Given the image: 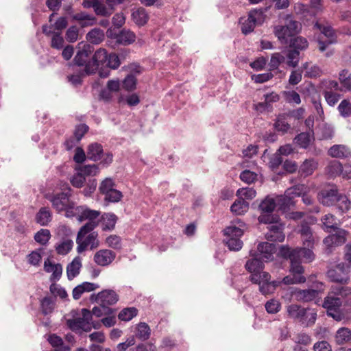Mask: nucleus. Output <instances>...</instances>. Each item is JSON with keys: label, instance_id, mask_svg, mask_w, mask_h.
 <instances>
[{"label": "nucleus", "instance_id": "864d4df0", "mask_svg": "<svg viewBox=\"0 0 351 351\" xmlns=\"http://www.w3.org/2000/svg\"><path fill=\"white\" fill-rule=\"evenodd\" d=\"M137 310L134 307L125 308L123 309L119 314V319L122 321H130L136 316Z\"/></svg>", "mask_w": 351, "mask_h": 351}, {"label": "nucleus", "instance_id": "8fccbe9b", "mask_svg": "<svg viewBox=\"0 0 351 351\" xmlns=\"http://www.w3.org/2000/svg\"><path fill=\"white\" fill-rule=\"evenodd\" d=\"M256 192L253 187L243 186V211L245 208L247 209L248 206H249V204L245 203L244 202V199L251 200L256 197Z\"/></svg>", "mask_w": 351, "mask_h": 351}, {"label": "nucleus", "instance_id": "ea45409f", "mask_svg": "<svg viewBox=\"0 0 351 351\" xmlns=\"http://www.w3.org/2000/svg\"><path fill=\"white\" fill-rule=\"evenodd\" d=\"M56 300L53 297L47 296L40 300V308L45 315L51 314L54 310Z\"/></svg>", "mask_w": 351, "mask_h": 351}, {"label": "nucleus", "instance_id": "4d7b16f0", "mask_svg": "<svg viewBox=\"0 0 351 351\" xmlns=\"http://www.w3.org/2000/svg\"><path fill=\"white\" fill-rule=\"evenodd\" d=\"M283 96L285 101L289 104H300L301 103L300 96L295 90L284 91Z\"/></svg>", "mask_w": 351, "mask_h": 351}, {"label": "nucleus", "instance_id": "dca6fc26", "mask_svg": "<svg viewBox=\"0 0 351 351\" xmlns=\"http://www.w3.org/2000/svg\"><path fill=\"white\" fill-rule=\"evenodd\" d=\"M348 273V269L343 265L339 264L335 268L329 269L327 276L332 282L347 284L349 281Z\"/></svg>", "mask_w": 351, "mask_h": 351}, {"label": "nucleus", "instance_id": "2f4dec72", "mask_svg": "<svg viewBox=\"0 0 351 351\" xmlns=\"http://www.w3.org/2000/svg\"><path fill=\"white\" fill-rule=\"evenodd\" d=\"M276 200L278 210L282 212H286L294 204L291 195L287 194V191H285L284 195L276 196Z\"/></svg>", "mask_w": 351, "mask_h": 351}, {"label": "nucleus", "instance_id": "0eeeda50", "mask_svg": "<svg viewBox=\"0 0 351 351\" xmlns=\"http://www.w3.org/2000/svg\"><path fill=\"white\" fill-rule=\"evenodd\" d=\"M277 207L276 197L267 196L260 204L259 208L261 210V215L258 217V221L263 223L278 222L280 220L278 215L273 214L275 208Z\"/></svg>", "mask_w": 351, "mask_h": 351}, {"label": "nucleus", "instance_id": "ddd939ff", "mask_svg": "<svg viewBox=\"0 0 351 351\" xmlns=\"http://www.w3.org/2000/svg\"><path fill=\"white\" fill-rule=\"evenodd\" d=\"M90 299L92 302L107 306L115 304L119 300V296L112 290H104L97 295L92 294Z\"/></svg>", "mask_w": 351, "mask_h": 351}, {"label": "nucleus", "instance_id": "37998d69", "mask_svg": "<svg viewBox=\"0 0 351 351\" xmlns=\"http://www.w3.org/2000/svg\"><path fill=\"white\" fill-rule=\"evenodd\" d=\"M114 10V6L110 5L106 6L98 1L94 11L98 16H109L113 13Z\"/></svg>", "mask_w": 351, "mask_h": 351}, {"label": "nucleus", "instance_id": "5fc2aeb1", "mask_svg": "<svg viewBox=\"0 0 351 351\" xmlns=\"http://www.w3.org/2000/svg\"><path fill=\"white\" fill-rule=\"evenodd\" d=\"M286 191L287 194L290 195L293 199L295 197L304 195L306 191V187L304 184H298L289 188Z\"/></svg>", "mask_w": 351, "mask_h": 351}, {"label": "nucleus", "instance_id": "bf43d9fd", "mask_svg": "<svg viewBox=\"0 0 351 351\" xmlns=\"http://www.w3.org/2000/svg\"><path fill=\"white\" fill-rule=\"evenodd\" d=\"M73 245L71 240L66 239L56 247V252L59 254L65 255L72 249Z\"/></svg>", "mask_w": 351, "mask_h": 351}, {"label": "nucleus", "instance_id": "412c9836", "mask_svg": "<svg viewBox=\"0 0 351 351\" xmlns=\"http://www.w3.org/2000/svg\"><path fill=\"white\" fill-rule=\"evenodd\" d=\"M258 254L256 256L267 262L274 258L276 252V245L268 242L261 243L258 245Z\"/></svg>", "mask_w": 351, "mask_h": 351}, {"label": "nucleus", "instance_id": "bb28decb", "mask_svg": "<svg viewBox=\"0 0 351 351\" xmlns=\"http://www.w3.org/2000/svg\"><path fill=\"white\" fill-rule=\"evenodd\" d=\"M338 195L337 190L330 189L322 191L319 199L324 206H330L336 204Z\"/></svg>", "mask_w": 351, "mask_h": 351}, {"label": "nucleus", "instance_id": "f8f14e48", "mask_svg": "<svg viewBox=\"0 0 351 351\" xmlns=\"http://www.w3.org/2000/svg\"><path fill=\"white\" fill-rule=\"evenodd\" d=\"M265 18L262 9L252 10L248 16L247 21L243 25V34H247L252 32L256 25L263 23Z\"/></svg>", "mask_w": 351, "mask_h": 351}, {"label": "nucleus", "instance_id": "58836bf2", "mask_svg": "<svg viewBox=\"0 0 351 351\" xmlns=\"http://www.w3.org/2000/svg\"><path fill=\"white\" fill-rule=\"evenodd\" d=\"M151 335V329L145 322H140L136 327V337L141 341L147 340Z\"/></svg>", "mask_w": 351, "mask_h": 351}, {"label": "nucleus", "instance_id": "1a4fd4ad", "mask_svg": "<svg viewBox=\"0 0 351 351\" xmlns=\"http://www.w3.org/2000/svg\"><path fill=\"white\" fill-rule=\"evenodd\" d=\"M79 230L76 243L77 244V250L79 253L85 251L88 247L90 250L97 248L99 246V240L97 239L98 234L96 232H82Z\"/></svg>", "mask_w": 351, "mask_h": 351}, {"label": "nucleus", "instance_id": "09e8293b", "mask_svg": "<svg viewBox=\"0 0 351 351\" xmlns=\"http://www.w3.org/2000/svg\"><path fill=\"white\" fill-rule=\"evenodd\" d=\"M338 209L342 212L345 213L349 210L350 208L351 203L348 199L346 195H339L336 204Z\"/></svg>", "mask_w": 351, "mask_h": 351}, {"label": "nucleus", "instance_id": "6ab92c4d", "mask_svg": "<svg viewBox=\"0 0 351 351\" xmlns=\"http://www.w3.org/2000/svg\"><path fill=\"white\" fill-rule=\"evenodd\" d=\"M71 16L73 21H76L81 27H90L97 22L93 14L83 11L72 14Z\"/></svg>", "mask_w": 351, "mask_h": 351}, {"label": "nucleus", "instance_id": "a19ab883", "mask_svg": "<svg viewBox=\"0 0 351 351\" xmlns=\"http://www.w3.org/2000/svg\"><path fill=\"white\" fill-rule=\"evenodd\" d=\"M132 17L134 22L138 26H143L146 24L149 19L147 12L143 8L134 11L132 14Z\"/></svg>", "mask_w": 351, "mask_h": 351}, {"label": "nucleus", "instance_id": "4468645a", "mask_svg": "<svg viewBox=\"0 0 351 351\" xmlns=\"http://www.w3.org/2000/svg\"><path fill=\"white\" fill-rule=\"evenodd\" d=\"M271 276L268 272H263L259 281H253L259 284L260 291L263 295L270 294L274 292L276 287L282 282L277 280L270 281Z\"/></svg>", "mask_w": 351, "mask_h": 351}, {"label": "nucleus", "instance_id": "2eb2a0df", "mask_svg": "<svg viewBox=\"0 0 351 351\" xmlns=\"http://www.w3.org/2000/svg\"><path fill=\"white\" fill-rule=\"evenodd\" d=\"M260 258L256 256L248 261L245 264L246 269L251 274V281H259L262 276L264 264Z\"/></svg>", "mask_w": 351, "mask_h": 351}, {"label": "nucleus", "instance_id": "9b49d317", "mask_svg": "<svg viewBox=\"0 0 351 351\" xmlns=\"http://www.w3.org/2000/svg\"><path fill=\"white\" fill-rule=\"evenodd\" d=\"M315 27L319 29L322 34L326 38L325 40L323 38L318 40L319 49L320 51H324L329 45L336 42L335 32L332 27L329 25H323L316 22Z\"/></svg>", "mask_w": 351, "mask_h": 351}, {"label": "nucleus", "instance_id": "603ef678", "mask_svg": "<svg viewBox=\"0 0 351 351\" xmlns=\"http://www.w3.org/2000/svg\"><path fill=\"white\" fill-rule=\"evenodd\" d=\"M78 171L85 178V176H96L99 171V168L97 165H88L80 167Z\"/></svg>", "mask_w": 351, "mask_h": 351}, {"label": "nucleus", "instance_id": "f704fd0d", "mask_svg": "<svg viewBox=\"0 0 351 351\" xmlns=\"http://www.w3.org/2000/svg\"><path fill=\"white\" fill-rule=\"evenodd\" d=\"M49 343L55 348V351H69L70 346L64 345L62 339L56 334H52L47 339Z\"/></svg>", "mask_w": 351, "mask_h": 351}, {"label": "nucleus", "instance_id": "f257e3e1", "mask_svg": "<svg viewBox=\"0 0 351 351\" xmlns=\"http://www.w3.org/2000/svg\"><path fill=\"white\" fill-rule=\"evenodd\" d=\"M313 249L306 246L295 248H291L287 245L280 247L279 251L280 256L290 260V274L283 278V284L287 285L302 284L306 281V278L303 275L304 268L302 265V262L311 263L314 261L315 255Z\"/></svg>", "mask_w": 351, "mask_h": 351}, {"label": "nucleus", "instance_id": "c03bdc74", "mask_svg": "<svg viewBox=\"0 0 351 351\" xmlns=\"http://www.w3.org/2000/svg\"><path fill=\"white\" fill-rule=\"evenodd\" d=\"M300 61V51L290 49L287 53V64L290 67L295 68Z\"/></svg>", "mask_w": 351, "mask_h": 351}, {"label": "nucleus", "instance_id": "b1692460", "mask_svg": "<svg viewBox=\"0 0 351 351\" xmlns=\"http://www.w3.org/2000/svg\"><path fill=\"white\" fill-rule=\"evenodd\" d=\"M99 288V285L89 282H84L73 289L72 295L74 300H78L85 292H90Z\"/></svg>", "mask_w": 351, "mask_h": 351}, {"label": "nucleus", "instance_id": "3c124183", "mask_svg": "<svg viewBox=\"0 0 351 351\" xmlns=\"http://www.w3.org/2000/svg\"><path fill=\"white\" fill-rule=\"evenodd\" d=\"M285 60V56L280 53H274L271 55L270 62L269 63V69L271 71L278 69L281 63Z\"/></svg>", "mask_w": 351, "mask_h": 351}, {"label": "nucleus", "instance_id": "a878e982", "mask_svg": "<svg viewBox=\"0 0 351 351\" xmlns=\"http://www.w3.org/2000/svg\"><path fill=\"white\" fill-rule=\"evenodd\" d=\"M92 51L93 47L90 45H84L82 49L77 51L73 59L75 64L79 66H84V64L88 61V59Z\"/></svg>", "mask_w": 351, "mask_h": 351}, {"label": "nucleus", "instance_id": "39448f33", "mask_svg": "<svg viewBox=\"0 0 351 351\" xmlns=\"http://www.w3.org/2000/svg\"><path fill=\"white\" fill-rule=\"evenodd\" d=\"M76 210L75 217L77 216L79 221H88L81 227L80 234H82L83 232H90L98 226L100 221L101 213L99 211L90 209L86 206H77Z\"/></svg>", "mask_w": 351, "mask_h": 351}, {"label": "nucleus", "instance_id": "680f3d73", "mask_svg": "<svg viewBox=\"0 0 351 351\" xmlns=\"http://www.w3.org/2000/svg\"><path fill=\"white\" fill-rule=\"evenodd\" d=\"M50 292L53 295L55 299L57 296H59L62 299H65L68 295L64 288L60 287L59 285L52 283L49 287Z\"/></svg>", "mask_w": 351, "mask_h": 351}, {"label": "nucleus", "instance_id": "774afa93", "mask_svg": "<svg viewBox=\"0 0 351 351\" xmlns=\"http://www.w3.org/2000/svg\"><path fill=\"white\" fill-rule=\"evenodd\" d=\"M338 110L342 117H350L351 115V103L346 99L341 101L338 106Z\"/></svg>", "mask_w": 351, "mask_h": 351}, {"label": "nucleus", "instance_id": "79ce46f5", "mask_svg": "<svg viewBox=\"0 0 351 351\" xmlns=\"http://www.w3.org/2000/svg\"><path fill=\"white\" fill-rule=\"evenodd\" d=\"M323 225L328 232H331L332 230H335L338 228V223L337 222L336 217L331 214L325 215L322 219Z\"/></svg>", "mask_w": 351, "mask_h": 351}, {"label": "nucleus", "instance_id": "5701e85b", "mask_svg": "<svg viewBox=\"0 0 351 351\" xmlns=\"http://www.w3.org/2000/svg\"><path fill=\"white\" fill-rule=\"evenodd\" d=\"M292 295L297 301L301 302H311L317 297L316 292L310 288L307 289H295L292 291Z\"/></svg>", "mask_w": 351, "mask_h": 351}, {"label": "nucleus", "instance_id": "393cba45", "mask_svg": "<svg viewBox=\"0 0 351 351\" xmlns=\"http://www.w3.org/2000/svg\"><path fill=\"white\" fill-rule=\"evenodd\" d=\"M116 42L122 45H130L135 42L136 35L130 29H123L115 36Z\"/></svg>", "mask_w": 351, "mask_h": 351}, {"label": "nucleus", "instance_id": "6e6552de", "mask_svg": "<svg viewBox=\"0 0 351 351\" xmlns=\"http://www.w3.org/2000/svg\"><path fill=\"white\" fill-rule=\"evenodd\" d=\"M240 225H231L223 230V234L226 237L224 239L226 245L230 250L239 251L241 249V243L240 238L241 237V229Z\"/></svg>", "mask_w": 351, "mask_h": 351}, {"label": "nucleus", "instance_id": "052dcab7", "mask_svg": "<svg viewBox=\"0 0 351 351\" xmlns=\"http://www.w3.org/2000/svg\"><path fill=\"white\" fill-rule=\"evenodd\" d=\"M295 143H297L302 148H306L308 147L311 142V136L308 133L302 132L299 134L295 138Z\"/></svg>", "mask_w": 351, "mask_h": 351}, {"label": "nucleus", "instance_id": "20e7f679", "mask_svg": "<svg viewBox=\"0 0 351 351\" xmlns=\"http://www.w3.org/2000/svg\"><path fill=\"white\" fill-rule=\"evenodd\" d=\"M288 315L305 327L313 326L317 319V312L311 308H304L298 304H291L287 307Z\"/></svg>", "mask_w": 351, "mask_h": 351}, {"label": "nucleus", "instance_id": "0e129e2a", "mask_svg": "<svg viewBox=\"0 0 351 351\" xmlns=\"http://www.w3.org/2000/svg\"><path fill=\"white\" fill-rule=\"evenodd\" d=\"M265 307L267 313L274 314L280 310L281 304L278 300L271 299L266 302Z\"/></svg>", "mask_w": 351, "mask_h": 351}, {"label": "nucleus", "instance_id": "72a5a7b5", "mask_svg": "<svg viewBox=\"0 0 351 351\" xmlns=\"http://www.w3.org/2000/svg\"><path fill=\"white\" fill-rule=\"evenodd\" d=\"M51 219V213L47 207H42L36 215V221L43 226H47Z\"/></svg>", "mask_w": 351, "mask_h": 351}, {"label": "nucleus", "instance_id": "69168bd1", "mask_svg": "<svg viewBox=\"0 0 351 351\" xmlns=\"http://www.w3.org/2000/svg\"><path fill=\"white\" fill-rule=\"evenodd\" d=\"M324 95L327 104L330 106H335L340 99V95L332 90H325Z\"/></svg>", "mask_w": 351, "mask_h": 351}, {"label": "nucleus", "instance_id": "423d86ee", "mask_svg": "<svg viewBox=\"0 0 351 351\" xmlns=\"http://www.w3.org/2000/svg\"><path fill=\"white\" fill-rule=\"evenodd\" d=\"M285 25H276L274 27V34L282 44H287L289 38L298 33L301 28V24L291 19L290 16L286 18Z\"/></svg>", "mask_w": 351, "mask_h": 351}, {"label": "nucleus", "instance_id": "13d9d810", "mask_svg": "<svg viewBox=\"0 0 351 351\" xmlns=\"http://www.w3.org/2000/svg\"><path fill=\"white\" fill-rule=\"evenodd\" d=\"M108 52L105 49L100 48L95 51L93 58L99 65H103L107 62L108 57Z\"/></svg>", "mask_w": 351, "mask_h": 351}, {"label": "nucleus", "instance_id": "aec40b11", "mask_svg": "<svg viewBox=\"0 0 351 351\" xmlns=\"http://www.w3.org/2000/svg\"><path fill=\"white\" fill-rule=\"evenodd\" d=\"M299 232L301 235L302 246L314 248L317 239L315 236L313 235L311 228L306 222L302 223Z\"/></svg>", "mask_w": 351, "mask_h": 351}, {"label": "nucleus", "instance_id": "c85d7f7f", "mask_svg": "<svg viewBox=\"0 0 351 351\" xmlns=\"http://www.w3.org/2000/svg\"><path fill=\"white\" fill-rule=\"evenodd\" d=\"M82 267V258L76 256L66 267L67 278L69 280H73L79 274Z\"/></svg>", "mask_w": 351, "mask_h": 351}, {"label": "nucleus", "instance_id": "6e6d98bb", "mask_svg": "<svg viewBox=\"0 0 351 351\" xmlns=\"http://www.w3.org/2000/svg\"><path fill=\"white\" fill-rule=\"evenodd\" d=\"M339 81L346 90H351V74L348 70H343L339 73Z\"/></svg>", "mask_w": 351, "mask_h": 351}, {"label": "nucleus", "instance_id": "473e14b6", "mask_svg": "<svg viewBox=\"0 0 351 351\" xmlns=\"http://www.w3.org/2000/svg\"><path fill=\"white\" fill-rule=\"evenodd\" d=\"M337 344L343 345L351 340V330L348 328L342 327L337 330L335 335Z\"/></svg>", "mask_w": 351, "mask_h": 351}, {"label": "nucleus", "instance_id": "a18cd8bd", "mask_svg": "<svg viewBox=\"0 0 351 351\" xmlns=\"http://www.w3.org/2000/svg\"><path fill=\"white\" fill-rule=\"evenodd\" d=\"M308 65V62H305L302 66V70L305 71V77L312 78L319 77L321 75L322 70L318 66L313 65L309 67Z\"/></svg>", "mask_w": 351, "mask_h": 351}, {"label": "nucleus", "instance_id": "9d476101", "mask_svg": "<svg viewBox=\"0 0 351 351\" xmlns=\"http://www.w3.org/2000/svg\"><path fill=\"white\" fill-rule=\"evenodd\" d=\"M311 7L304 4H298L295 6V10L297 14L302 15V18L306 21L310 20L321 10V0H310Z\"/></svg>", "mask_w": 351, "mask_h": 351}, {"label": "nucleus", "instance_id": "4c0bfd02", "mask_svg": "<svg viewBox=\"0 0 351 351\" xmlns=\"http://www.w3.org/2000/svg\"><path fill=\"white\" fill-rule=\"evenodd\" d=\"M342 164L337 160H332L326 167V173L330 178H335L341 175Z\"/></svg>", "mask_w": 351, "mask_h": 351}, {"label": "nucleus", "instance_id": "a211bd4d", "mask_svg": "<svg viewBox=\"0 0 351 351\" xmlns=\"http://www.w3.org/2000/svg\"><path fill=\"white\" fill-rule=\"evenodd\" d=\"M116 257V254L112 250L104 249L97 251L93 257L94 262L102 267L110 265Z\"/></svg>", "mask_w": 351, "mask_h": 351}, {"label": "nucleus", "instance_id": "cd10ccee", "mask_svg": "<svg viewBox=\"0 0 351 351\" xmlns=\"http://www.w3.org/2000/svg\"><path fill=\"white\" fill-rule=\"evenodd\" d=\"M101 223V228L104 231L112 230L114 229L117 221V217L113 213H104L99 218Z\"/></svg>", "mask_w": 351, "mask_h": 351}, {"label": "nucleus", "instance_id": "49530a36", "mask_svg": "<svg viewBox=\"0 0 351 351\" xmlns=\"http://www.w3.org/2000/svg\"><path fill=\"white\" fill-rule=\"evenodd\" d=\"M308 43L306 38L298 36L291 41L290 47L293 50L303 51L308 47Z\"/></svg>", "mask_w": 351, "mask_h": 351}, {"label": "nucleus", "instance_id": "c756f323", "mask_svg": "<svg viewBox=\"0 0 351 351\" xmlns=\"http://www.w3.org/2000/svg\"><path fill=\"white\" fill-rule=\"evenodd\" d=\"M66 325L73 331L83 330L84 331L88 332L92 328V326L90 324H86L81 317L67 319Z\"/></svg>", "mask_w": 351, "mask_h": 351}, {"label": "nucleus", "instance_id": "7c9ffc66", "mask_svg": "<svg viewBox=\"0 0 351 351\" xmlns=\"http://www.w3.org/2000/svg\"><path fill=\"white\" fill-rule=\"evenodd\" d=\"M103 147L98 143H93L88 145L87 149V157L93 161H98L101 158Z\"/></svg>", "mask_w": 351, "mask_h": 351}, {"label": "nucleus", "instance_id": "e433bc0d", "mask_svg": "<svg viewBox=\"0 0 351 351\" xmlns=\"http://www.w3.org/2000/svg\"><path fill=\"white\" fill-rule=\"evenodd\" d=\"M317 165L318 163L315 159H306L300 165V171L305 176H310L317 168Z\"/></svg>", "mask_w": 351, "mask_h": 351}, {"label": "nucleus", "instance_id": "f03ea898", "mask_svg": "<svg viewBox=\"0 0 351 351\" xmlns=\"http://www.w3.org/2000/svg\"><path fill=\"white\" fill-rule=\"evenodd\" d=\"M350 293V287L339 285L332 286L322 304L323 308L326 309L327 315L336 321H341L344 315L339 310L343 304L341 296H346Z\"/></svg>", "mask_w": 351, "mask_h": 351}, {"label": "nucleus", "instance_id": "c9c22d12", "mask_svg": "<svg viewBox=\"0 0 351 351\" xmlns=\"http://www.w3.org/2000/svg\"><path fill=\"white\" fill-rule=\"evenodd\" d=\"M105 38L104 32L99 28H93L86 34V40L92 44L98 45Z\"/></svg>", "mask_w": 351, "mask_h": 351}, {"label": "nucleus", "instance_id": "338daca9", "mask_svg": "<svg viewBox=\"0 0 351 351\" xmlns=\"http://www.w3.org/2000/svg\"><path fill=\"white\" fill-rule=\"evenodd\" d=\"M64 40L60 33H54L51 40V47L56 49H62L64 47Z\"/></svg>", "mask_w": 351, "mask_h": 351}, {"label": "nucleus", "instance_id": "e2e57ef3", "mask_svg": "<svg viewBox=\"0 0 351 351\" xmlns=\"http://www.w3.org/2000/svg\"><path fill=\"white\" fill-rule=\"evenodd\" d=\"M93 315L100 317L104 315H113L114 311L105 305L100 304V306H95L92 310Z\"/></svg>", "mask_w": 351, "mask_h": 351}, {"label": "nucleus", "instance_id": "7ed1b4c3", "mask_svg": "<svg viewBox=\"0 0 351 351\" xmlns=\"http://www.w3.org/2000/svg\"><path fill=\"white\" fill-rule=\"evenodd\" d=\"M64 191L58 193L49 197L53 208L58 212H65V216L68 218L75 217V212L77 210L76 204L70 199L71 188L67 183L64 184Z\"/></svg>", "mask_w": 351, "mask_h": 351}, {"label": "nucleus", "instance_id": "de8ad7c7", "mask_svg": "<svg viewBox=\"0 0 351 351\" xmlns=\"http://www.w3.org/2000/svg\"><path fill=\"white\" fill-rule=\"evenodd\" d=\"M51 238L50 231L47 229H41L34 235L35 241L40 245H46Z\"/></svg>", "mask_w": 351, "mask_h": 351}, {"label": "nucleus", "instance_id": "4be33fe9", "mask_svg": "<svg viewBox=\"0 0 351 351\" xmlns=\"http://www.w3.org/2000/svg\"><path fill=\"white\" fill-rule=\"evenodd\" d=\"M332 158L346 159L351 157L350 149L345 145H334L328 151Z\"/></svg>", "mask_w": 351, "mask_h": 351}, {"label": "nucleus", "instance_id": "f3484780", "mask_svg": "<svg viewBox=\"0 0 351 351\" xmlns=\"http://www.w3.org/2000/svg\"><path fill=\"white\" fill-rule=\"evenodd\" d=\"M279 221L278 222L267 223L271 224L268 228V232L265 234V237L268 241L282 242L285 240V235L282 232L283 225Z\"/></svg>", "mask_w": 351, "mask_h": 351}]
</instances>
